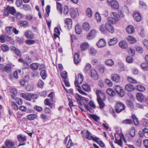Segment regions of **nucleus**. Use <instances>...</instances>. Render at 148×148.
<instances>
[{"mask_svg": "<svg viewBox=\"0 0 148 148\" xmlns=\"http://www.w3.org/2000/svg\"><path fill=\"white\" fill-rule=\"evenodd\" d=\"M127 79L128 81L130 83L133 84H136L137 83V81L135 79H133L131 77H128L127 78Z\"/></svg>", "mask_w": 148, "mask_h": 148, "instance_id": "obj_58", "label": "nucleus"}, {"mask_svg": "<svg viewBox=\"0 0 148 148\" xmlns=\"http://www.w3.org/2000/svg\"><path fill=\"white\" fill-rule=\"evenodd\" d=\"M137 100L140 102H142L144 99V97L142 93L138 92L136 94Z\"/></svg>", "mask_w": 148, "mask_h": 148, "instance_id": "obj_18", "label": "nucleus"}, {"mask_svg": "<svg viewBox=\"0 0 148 148\" xmlns=\"http://www.w3.org/2000/svg\"><path fill=\"white\" fill-rule=\"evenodd\" d=\"M16 11L14 7L8 6L4 11V14L6 16H8L10 14L14 15L16 13Z\"/></svg>", "mask_w": 148, "mask_h": 148, "instance_id": "obj_3", "label": "nucleus"}, {"mask_svg": "<svg viewBox=\"0 0 148 148\" xmlns=\"http://www.w3.org/2000/svg\"><path fill=\"white\" fill-rule=\"evenodd\" d=\"M125 89L127 91H131L134 90V87L132 84H128L125 86Z\"/></svg>", "mask_w": 148, "mask_h": 148, "instance_id": "obj_19", "label": "nucleus"}, {"mask_svg": "<svg viewBox=\"0 0 148 148\" xmlns=\"http://www.w3.org/2000/svg\"><path fill=\"white\" fill-rule=\"evenodd\" d=\"M83 89L86 91H89L90 90V86L87 84H84L82 86Z\"/></svg>", "mask_w": 148, "mask_h": 148, "instance_id": "obj_40", "label": "nucleus"}, {"mask_svg": "<svg viewBox=\"0 0 148 148\" xmlns=\"http://www.w3.org/2000/svg\"><path fill=\"white\" fill-rule=\"evenodd\" d=\"M112 8L115 9H118L119 7V5L118 3L116 1L111 5Z\"/></svg>", "mask_w": 148, "mask_h": 148, "instance_id": "obj_51", "label": "nucleus"}, {"mask_svg": "<svg viewBox=\"0 0 148 148\" xmlns=\"http://www.w3.org/2000/svg\"><path fill=\"white\" fill-rule=\"evenodd\" d=\"M35 41L34 40L27 39L25 41L26 43L28 45H30L34 44L35 43Z\"/></svg>", "mask_w": 148, "mask_h": 148, "instance_id": "obj_56", "label": "nucleus"}, {"mask_svg": "<svg viewBox=\"0 0 148 148\" xmlns=\"http://www.w3.org/2000/svg\"><path fill=\"white\" fill-rule=\"evenodd\" d=\"M1 49L4 52L8 51L9 50V47L7 45L5 44H3L1 46Z\"/></svg>", "mask_w": 148, "mask_h": 148, "instance_id": "obj_49", "label": "nucleus"}, {"mask_svg": "<svg viewBox=\"0 0 148 148\" xmlns=\"http://www.w3.org/2000/svg\"><path fill=\"white\" fill-rule=\"evenodd\" d=\"M39 66V64L36 63H34L30 65L31 69L33 70H36Z\"/></svg>", "mask_w": 148, "mask_h": 148, "instance_id": "obj_36", "label": "nucleus"}, {"mask_svg": "<svg viewBox=\"0 0 148 148\" xmlns=\"http://www.w3.org/2000/svg\"><path fill=\"white\" fill-rule=\"evenodd\" d=\"M135 130L134 128L130 129L129 131V133L132 137H134L135 136Z\"/></svg>", "mask_w": 148, "mask_h": 148, "instance_id": "obj_54", "label": "nucleus"}, {"mask_svg": "<svg viewBox=\"0 0 148 148\" xmlns=\"http://www.w3.org/2000/svg\"><path fill=\"white\" fill-rule=\"evenodd\" d=\"M118 42L117 39L116 38H114L110 39L108 42V45L110 46H113L115 45Z\"/></svg>", "mask_w": 148, "mask_h": 148, "instance_id": "obj_25", "label": "nucleus"}, {"mask_svg": "<svg viewBox=\"0 0 148 148\" xmlns=\"http://www.w3.org/2000/svg\"><path fill=\"white\" fill-rule=\"evenodd\" d=\"M12 27H6L5 29L6 33L9 35H11L12 33Z\"/></svg>", "mask_w": 148, "mask_h": 148, "instance_id": "obj_45", "label": "nucleus"}, {"mask_svg": "<svg viewBox=\"0 0 148 148\" xmlns=\"http://www.w3.org/2000/svg\"><path fill=\"white\" fill-rule=\"evenodd\" d=\"M40 75L43 80L45 79L47 77V73L46 70H43L40 73Z\"/></svg>", "mask_w": 148, "mask_h": 148, "instance_id": "obj_31", "label": "nucleus"}, {"mask_svg": "<svg viewBox=\"0 0 148 148\" xmlns=\"http://www.w3.org/2000/svg\"><path fill=\"white\" fill-rule=\"evenodd\" d=\"M65 27H66L67 29H71L72 26V21L71 19L67 18L65 20Z\"/></svg>", "mask_w": 148, "mask_h": 148, "instance_id": "obj_10", "label": "nucleus"}, {"mask_svg": "<svg viewBox=\"0 0 148 148\" xmlns=\"http://www.w3.org/2000/svg\"><path fill=\"white\" fill-rule=\"evenodd\" d=\"M5 41H7L11 44H14V40L12 38L10 37L7 35H5Z\"/></svg>", "mask_w": 148, "mask_h": 148, "instance_id": "obj_39", "label": "nucleus"}, {"mask_svg": "<svg viewBox=\"0 0 148 148\" xmlns=\"http://www.w3.org/2000/svg\"><path fill=\"white\" fill-rule=\"evenodd\" d=\"M108 21V22L106 23L105 27L106 30H107L109 32L112 34L114 32V29L111 24H114Z\"/></svg>", "mask_w": 148, "mask_h": 148, "instance_id": "obj_5", "label": "nucleus"}, {"mask_svg": "<svg viewBox=\"0 0 148 148\" xmlns=\"http://www.w3.org/2000/svg\"><path fill=\"white\" fill-rule=\"evenodd\" d=\"M18 25L21 26L25 27L28 26V23L27 21H20L18 23Z\"/></svg>", "mask_w": 148, "mask_h": 148, "instance_id": "obj_35", "label": "nucleus"}, {"mask_svg": "<svg viewBox=\"0 0 148 148\" xmlns=\"http://www.w3.org/2000/svg\"><path fill=\"white\" fill-rule=\"evenodd\" d=\"M126 39L131 43H134L136 42V38L130 36L127 37Z\"/></svg>", "mask_w": 148, "mask_h": 148, "instance_id": "obj_30", "label": "nucleus"}, {"mask_svg": "<svg viewBox=\"0 0 148 148\" xmlns=\"http://www.w3.org/2000/svg\"><path fill=\"white\" fill-rule=\"evenodd\" d=\"M142 68L144 70H147L148 69V66L146 63H143L140 65Z\"/></svg>", "mask_w": 148, "mask_h": 148, "instance_id": "obj_60", "label": "nucleus"}, {"mask_svg": "<svg viewBox=\"0 0 148 148\" xmlns=\"http://www.w3.org/2000/svg\"><path fill=\"white\" fill-rule=\"evenodd\" d=\"M23 8L25 11H29L31 10L30 6L28 4H25L23 5Z\"/></svg>", "mask_w": 148, "mask_h": 148, "instance_id": "obj_55", "label": "nucleus"}, {"mask_svg": "<svg viewBox=\"0 0 148 148\" xmlns=\"http://www.w3.org/2000/svg\"><path fill=\"white\" fill-rule=\"evenodd\" d=\"M76 32L78 34H80L82 32V29L80 26L77 25L75 26Z\"/></svg>", "mask_w": 148, "mask_h": 148, "instance_id": "obj_38", "label": "nucleus"}, {"mask_svg": "<svg viewBox=\"0 0 148 148\" xmlns=\"http://www.w3.org/2000/svg\"><path fill=\"white\" fill-rule=\"evenodd\" d=\"M74 60L75 63V64H78L81 61V59L79 58V56L78 53H75L74 56Z\"/></svg>", "mask_w": 148, "mask_h": 148, "instance_id": "obj_21", "label": "nucleus"}, {"mask_svg": "<svg viewBox=\"0 0 148 148\" xmlns=\"http://www.w3.org/2000/svg\"><path fill=\"white\" fill-rule=\"evenodd\" d=\"M133 16L134 19L137 22L140 21L141 19L140 14L138 12L135 11L134 12L133 14Z\"/></svg>", "mask_w": 148, "mask_h": 148, "instance_id": "obj_8", "label": "nucleus"}, {"mask_svg": "<svg viewBox=\"0 0 148 148\" xmlns=\"http://www.w3.org/2000/svg\"><path fill=\"white\" fill-rule=\"evenodd\" d=\"M110 15L111 17H108V21L112 23H115L120 19L121 17H123L124 16L123 13L121 12H120L119 15L114 12L111 13Z\"/></svg>", "mask_w": 148, "mask_h": 148, "instance_id": "obj_2", "label": "nucleus"}, {"mask_svg": "<svg viewBox=\"0 0 148 148\" xmlns=\"http://www.w3.org/2000/svg\"><path fill=\"white\" fill-rule=\"evenodd\" d=\"M91 77L94 80H97L99 78L98 74L95 69H92L91 70Z\"/></svg>", "mask_w": 148, "mask_h": 148, "instance_id": "obj_9", "label": "nucleus"}, {"mask_svg": "<svg viewBox=\"0 0 148 148\" xmlns=\"http://www.w3.org/2000/svg\"><path fill=\"white\" fill-rule=\"evenodd\" d=\"M17 138L19 141L20 143H23L27 140L26 137L25 136H22L21 135H18Z\"/></svg>", "mask_w": 148, "mask_h": 148, "instance_id": "obj_27", "label": "nucleus"}, {"mask_svg": "<svg viewBox=\"0 0 148 148\" xmlns=\"http://www.w3.org/2000/svg\"><path fill=\"white\" fill-rule=\"evenodd\" d=\"M37 116L35 114H30L27 116V118L29 120H32L36 118Z\"/></svg>", "mask_w": 148, "mask_h": 148, "instance_id": "obj_44", "label": "nucleus"}, {"mask_svg": "<svg viewBox=\"0 0 148 148\" xmlns=\"http://www.w3.org/2000/svg\"><path fill=\"white\" fill-rule=\"evenodd\" d=\"M74 97L78 103L80 105H82L81 101L83 100V97L77 94H75Z\"/></svg>", "mask_w": 148, "mask_h": 148, "instance_id": "obj_17", "label": "nucleus"}, {"mask_svg": "<svg viewBox=\"0 0 148 148\" xmlns=\"http://www.w3.org/2000/svg\"><path fill=\"white\" fill-rule=\"evenodd\" d=\"M11 105L13 109L15 110L18 109V107L14 101H12L11 103Z\"/></svg>", "mask_w": 148, "mask_h": 148, "instance_id": "obj_63", "label": "nucleus"}, {"mask_svg": "<svg viewBox=\"0 0 148 148\" xmlns=\"http://www.w3.org/2000/svg\"><path fill=\"white\" fill-rule=\"evenodd\" d=\"M96 32L95 30H91L89 34L87 37L89 39L94 38L96 35Z\"/></svg>", "mask_w": 148, "mask_h": 148, "instance_id": "obj_24", "label": "nucleus"}, {"mask_svg": "<svg viewBox=\"0 0 148 148\" xmlns=\"http://www.w3.org/2000/svg\"><path fill=\"white\" fill-rule=\"evenodd\" d=\"M25 36L26 38L28 39H32L34 37L33 33L31 31H28L25 34Z\"/></svg>", "mask_w": 148, "mask_h": 148, "instance_id": "obj_14", "label": "nucleus"}, {"mask_svg": "<svg viewBox=\"0 0 148 148\" xmlns=\"http://www.w3.org/2000/svg\"><path fill=\"white\" fill-rule=\"evenodd\" d=\"M86 14L89 17H91L93 13L90 8H88L86 10Z\"/></svg>", "mask_w": 148, "mask_h": 148, "instance_id": "obj_43", "label": "nucleus"}, {"mask_svg": "<svg viewBox=\"0 0 148 148\" xmlns=\"http://www.w3.org/2000/svg\"><path fill=\"white\" fill-rule=\"evenodd\" d=\"M136 89L137 90L140 92H143L145 90V87L143 86L140 85L136 86Z\"/></svg>", "mask_w": 148, "mask_h": 148, "instance_id": "obj_34", "label": "nucleus"}, {"mask_svg": "<svg viewBox=\"0 0 148 148\" xmlns=\"http://www.w3.org/2000/svg\"><path fill=\"white\" fill-rule=\"evenodd\" d=\"M83 79L84 77L83 75L82 74H79L77 75V78H76L75 82L77 80V84H80L82 83Z\"/></svg>", "mask_w": 148, "mask_h": 148, "instance_id": "obj_12", "label": "nucleus"}, {"mask_svg": "<svg viewBox=\"0 0 148 148\" xmlns=\"http://www.w3.org/2000/svg\"><path fill=\"white\" fill-rule=\"evenodd\" d=\"M118 65L119 68V71H122L125 70V68L123 63L121 62H119L118 63Z\"/></svg>", "mask_w": 148, "mask_h": 148, "instance_id": "obj_53", "label": "nucleus"}, {"mask_svg": "<svg viewBox=\"0 0 148 148\" xmlns=\"http://www.w3.org/2000/svg\"><path fill=\"white\" fill-rule=\"evenodd\" d=\"M83 29L86 31H88L90 29V27L89 24L87 22L84 23L82 25Z\"/></svg>", "mask_w": 148, "mask_h": 148, "instance_id": "obj_32", "label": "nucleus"}, {"mask_svg": "<svg viewBox=\"0 0 148 148\" xmlns=\"http://www.w3.org/2000/svg\"><path fill=\"white\" fill-rule=\"evenodd\" d=\"M57 8L58 12L62 14V7L61 4L58 2H57Z\"/></svg>", "mask_w": 148, "mask_h": 148, "instance_id": "obj_47", "label": "nucleus"}, {"mask_svg": "<svg viewBox=\"0 0 148 148\" xmlns=\"http://www.w3.org/2000/svg\"><path fill=\"white\" fill-rule=\"evenodd\" d=\"M106 92L109 95L114 96L115 95V93L114 90L111 88H108L106 90Z\"/></svg>", "mask_w": 148, "mask_h": 148, "instance_id": "obj_28", "label": "nucleus"}, {"mask_svg": "<svg viewBox=\"0 0 148 148\" xmlns=\"http://www.w3.org/2000/svg\"><path fill=\"white\" fill-rule=\"evenodd\" d=\"M143 125L146 127L148 126V120L146 119H143L142 120Z\"/></svg>", "mask_w": 148, "mask_h": 148, "instance_id": "obj_64", "label": "nucleus"}, {"mask_svg": "<svg viewBox=\"0 0 148 148\" xmlns=\"http://www.w3.org/2000/svg\"><path fill=\"white\" fill-rule=\"evenodd\" d=\"M91 67L90 64H87L85 66L84 69V71L85 73H87L88 71L90 70Z\"/></svg>", "mask_w": 148, "mask_h": 148, "instance_id": "obj_52", "label": "nucleus"}, {"mask_svg": "<svg viewBox=\"0 0 148 148\" xmlns=\"http://www.w3.org/2000/svg\"><path fill=\"white\" fill-rule=\"evenodd\" d=\"M126 30L127 32L129 34H132L135 32V30L134 28L131 25L128 26L127 27Z\"/></svg>", "mask_w": 148, "mask_h": 148, "instance_id": "obj_23", "label": "nucleus"}, {"mask_svg": "<svg viewBox=\"0 0 148 148\" xmlns=\"http://www.w3.org/2000/svg\"><path fill=\"white\" fill-rule=\"evenodd\" d=\"M71 15L72 17L75 18L79 15L78 10L76 8H72L71 10Z\"/></svg>", "mask_w": 148, "mask_h": 148, "instance_id": "obj_7", "label": "nucleus"}, {"mask_svg": "<svg viewBox=\"0 0 148 148\" xmlns=\"http://www.w3.org/2000/svg\"><path fill=\"white\" fill-rule=\"evenodd\" d=\"M122 123L124 124H131L132 123V121L131 119H126L123 121Z\"/></svg>", "mask_w": 148, "mask_h": 148, "instance_id": "obj_57", "label": "nucleus"}, {"mask_svg": "<svg viewBox=\"0 0 148 148\" xmlns=\"http://www.w3.org/2000/svg\"><path fill=\"white\" fill-rule=\"evenodd\" d=\"M97 102L100 108H103L105 106V104L104 102L102 101V98L100 99H97Z\"/></svg>", "mask_w": 148, "mask_h": 148, "instance_id": "obj_42", "label": "nucleus"}, {"mask_svg": "<svg viewBox=\"0 0 148 148\" xmlns=\"http://www.w3.org/2000/svg\"><path fill=\"white\" fill-rule=\"evenodd\" d=\"M89 45L87 42H84L81 43L80 45V47L82 51H85L89 47Z\"/></svg>", "mask_w": 148, "mask_h": 148, "instance_id": "obj_20", "label": "nucleus"}, {"mask_svg": "<svg viewBox=\"0 0 148 148\" xmlns=\"http://www.w3.org/2000/svg\"><path fill=\"white\" fill-rule=\"evenodd\" d=\"M67 72L66 71H63L61 73V76L64 79H66L67 78Z\"/></svg>", "mask_w": 148, "mask_h": 148, "instance_id": "obj_59", "label": "nucleus"}, {"mask_svg": "<svg viewBox=\"0 0 148 148\" xmlns=\"http://www.w3.org/2000/svg\"><path fill=\"white\" fill-rule=\"evenodd\" d=\"M34 86L30 85H27L26 87V89L27 91H31L33 90Z\"/></svg>", "mask_w": 148, "mask_h": 148, "instance_id": "obj_62", "label": "nucleus"}, {"mask_svg": "<svg viewBox=\"0 0 148 148\" xmlns=\"http://www.w3.org/2000/svg\"><path fill=\"white\" fill-rule=\"evenodd\" d=\"M125 108V106L120 102H117L115 106V111L117 113L121 112Z\"/></svg>", "mask_w": 148, "mask_h": 148, "instance_id": "obj_4", "label": "nucleus"}, {"mask_svg": "<svg viewBox=\"0 0 148 148\" xmlns=\"http://www.w3.org/2000/svg\"><path fill=\"white\" fill-rule=\"evenodd\" d=\"M86 109L90 112V110H92L91 108H96V106L91 101L89 102V105H87L85 106Z\"/></svg>", "mask_w": 148, "mask_h": 148, "instance_id": "obj_13", "label": "nucleus"}, {"mask_svg": "<svg viewBox=\"0 0 148 148\" xmlns=\"http://www.w3.org/2000/svg\"><path fill=\"white\" fill-rule=\"evenodd\" d=\"M84 135L88 139L90 140H92L97 142L99 144L101 147H104L105 145L103 142L101 140H99V138L97 137H93L92 134L89 131H87V132L85 133Z\"/></svg>", "mask_w": 148, "mask_h": 148, "instance_id": "obj_1", "label": "nucleus"}, {"mask_svg": "<svg viewBox=\"0 0 148 148\" xmlns=\"http://www.w3.org/2000/svg\"><path fill=\"white\" fill-rule=\"evenodd\" d=\"M132 118L134 121V123L136 125H138L139 123L138 120V118L134 114L132 115Z\"/></svg>", "mask_w": 148, "mask_h": 148, "instance_id": "obj_46", "label": "nucleus"}, {"mask_svg": "<svg viewBox=\"0 0 148 148\" xmlns=\"http://www.w3.org/2000/svg\"><path fill=\"white\" fill-rule=\"evenodd\" d=\"M5 144L8 148H12L14 146V144L12 142L7 141L5 142Z\"/></svg>", "mask_w": 148, "mask_h": 148, "instance_id": "obj_29", "label": "nucleus"}, {"mask_svg": "<svg viewBox=\"0 0 148 148\" xmlns=\"http://www.w3.org/2000/svg\"><path fill=\"white\" fill-rule=\"evenodd\" d=\"M119 45V46L122 49H126L128 47L127 44L125 41L123 40L120 42Z\"/></svg>", "mask_w": 148, "mask_h": 148, "instance_id": "obj_26", "label": "nucleus"}, {"mask_svg": "<svg viewBox=\"0 0 148 148\" xmlns=\"http://www.w3.org/2000/svg\"><path fill=\"white\" fill-rule=\"evenodd\" d=\"M29 101H30L32 99H36L37 98V95L35 94L30 93L28 94Z\"/></svg>", "mask_w": 148, "mask_h": 148, "instance_id": "obj_33", "label": "nucleus"}, {"mask_svg": "<svg viewBox=\"0 0 148 148\" xmlns=\"http://www.w3.org/2000/svg\"><path fill=\"white\" fill-rule=\"evenodd\" d=\"M97 52L96 50L93 48H91L90 49L89 53L92 55H95Z\"/></svg>", "mask_w": 148, "mask_h": 148, "instance_id": "obj_61", "label": "nucleus"}, {"mask_svg": "<svg viewBox=\"0 0 148 148\" xmlns=\"http://www.w3.org/2000/svg\"><path fill=\"white\" fill-rule=\"evenodd\" d=\"M112 80L116 83L119 82L120 80V76L116 74H112L111 76Z\"/></svg>", "mask_w": 148, "mask_h": 148, "instance_id": "obj_11", "label": "nucleus"}, {"mask_svg": "<svg viewBox=\"0 0 148 148\" xmlns=\"http://www.w3.org/2000/svg\"><path fill=\"white\" fill-rule=\"evenodd\" d=\"M115 89L119 95L121 97H123L125 95V91L122 88L119 86H116Z\"/></svg>", "mask_w": 148, "mask_h": 148, "instance_id": "obj_6", "label": "nucleus"}, {"mask_svg": "<svg viewBox=\"0 0 148 148\" xmlns=\"http://www.w3.org/2000/svg\"><path fill=\"white\" fill-rule=\"evenodd\" d=\"M51 99H46L44 101V103L45 105L49 106L51 108H53V103Z\"/></svg>", "mask_w": 148, "mask_h": 148, "instance_id": "obj_15", "label": "nucleus"}, {"mask_svg": "<svg viewBox=\"0 0 148 148\" xmlns=\"http://www.w3.org/2000/svg\"><path fill=\"white\" fill-rule=\"evenodd\" d=\"M75 84L76 86L78 88H77V89L80 93L84 95H87V93L84 92L81 89V88L79 84H77V80L75 82Z\"/></svg>", "mask_w": 148, "mask_h": 148, "instance_id": "obj_22", "label": "nucleus"}, {"mask_svg": "<svg viewBox=\"0 0 148 148\" xmlns=\"http://www.w3.org/2000/svg\"><path fill=\"white\" fill-rule=\"evenodd\" d=\"M96 93L97 96V99H101V97L103 95V94L101 90H97L96 91Z\"/></svg>", "mask_w": 148, "mask_h": 148, "instance_id": "obj_41", "label": "nucleus"}, {"mask_svg": "<svg viewBox=\"0 0 148 148\" xmlns=\"http://www.w3.org/2000/svg\"><path fill=\"white\" fill-rule=\"evenodd\" d=\"M11 70V66L10 64H8L5 66L4 71L7 73H10Z\"/></svg>", "mask_w": 148, "mask_h": 148, "instance_id": "obj_37", "label": "nucleus"}, {"mask_svg": "<svg viewBox=\"0 0 148 148\" xmlns=\"http://www.w3.org/2000/svg\"><path fill=\"white\" fill-rule=\"evenodd\" d=\"M106 45L105 41L103 39H100L97 43V45L98 47L101 48L105 46Z\"/></svg>", "mask_w": 148, "mask_h": 148, "instance_id": "obj_16", "label": "nucleus"}, {"mask_svg": "<svg viewBox=\"0 0 148 148\" xmlns=\"http://www.w3.org/2000/svg\"><path fill=\"white\" fill-rule=\"evenodd\" d=\"M105 63L107 65L112 66L114 64V62L112 60L108 59L106 61Z\"/></svg>", "mask_w": 148, "mask_h": 148, "instance_id": "obj_50", "label": "nucleus"}, {"mask_svg": "<svg viewBox=\"0 0 148 148\" xmlns=\"http://www.w3.org/2000/svg\"><path fill=\"white\" fill-rule=\"evenodd\" d=\"M99 29L100 31L103 34L106 33V30L105 28V25H101L99 27Z\"/></svg>", "mask_w": 148, "mask_h": 148, "instance_id": "obj_48", "label": "nucleus"}]
</instances>
